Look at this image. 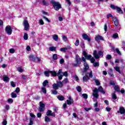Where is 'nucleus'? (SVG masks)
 Segmentation results:
<instances>
[{"instance_id":"nucleus-3","label":"nucleus","mask_w":125,"mask_h":125,"mask_svg":"<svg viewBox=\"0 0 125 125\" xmlns=\"http://www.w3.org/2000/svg\"><path fill=\"white\" fill-rule=\"evenodd\" d=\"M93 54L96 59H99L100 57H103V52H102V51H99L97 53V51L94 50Z\"/></svg>"},{"instance_id":"nucleus-16","label":"nucleus","mask_w":125,"mask_h":125,"mask_svg":"<svg viewBox=\"0 0 125 125\" xmlns=\"http://www.w3.org/2000/svg\"><path fill=\"white\" fill-rule=\"evenodd\" d=\"M83 55L84 56L85 58L86 59H87L88 60L90 59L91 58V55H87V53H86L85 51H84L83 52Z\"/></svg>"},{"instance_id":"nucleus-39","label":"nucleus","mask_w":125,"mask_h":125,"mask_svg":"<svg viewBox=\"0 0 125 125\" xmlns=\"http://www.w3.org/2000/svg\"><path fill=\"white\" fill-rule=\"evenodd\" d=\"M45 122H46V123H48V122H50V119L48 118V117L45 116Z\"/></svg>"},{"instance_id":"nucleus-9","label":"nucleus","mask_w":125,"mask_h":125,"mask_svg":"<svg viewBox=\"0 0 125 125\" xmlns=\"http://www.w3.org/2000/svg\"><path fill=\"white\" fill-rule=\"evenodd\" d=\"M39 112H43L44 111V104L42 102H40V107L38 109Z\"/></svg>"},{"instance_id":"nucleus-44","label":"nucleus","mask_w":125,"mask_h":125,"mask_svg":"<svg viewBox=\"0 0 125 125\" xmlns=\"http://www.w3.org/2000/svg\"><path fill=\"white\" fill-rule=\"evenodd\" d=\"M77 90L79 92H81V91H82V88L81 87V86H78V87H76Z\"/></svg>"},{"instance_id":"nucleus-57","label":"nucleus","mask_w":125,"mask_h":125,"mask_svg":"<svg viewBox=\"0 0 125 125\" xmlns=\"http://www.w3.org/2000/svg\"><path fill=\"white\" fill-rule=\"evenodd\" d=\"M112 98H113V99H117V95H116L115 92L113 94H112Z\"/></svg>"},{"instance_id":"nucleus-37","label":"nucleus","mask_w":125,"mask_h":125,"mask_svg":"<svg viewBox=\"0 0 125 125\" xmlns=\"http://www.w3.org/2000/svg\"><path fill=\"white\" fill-rule=\"evenodd\" d=\"M94 67H99V62H95L93 63Z\"/></svg>"},{"instance_id":"nucleus-61","label":"nucleus","mask_w":125,"mask_h":125,"mask_svg":"<svg viewBox=\"0 0 125 125\" xmlns=\"http://www.w3.org/2000/svg\"><path fill=\"white\" fill-rule=\"evenodd\" d=\"M52 94L56 95L57 94V91L56 90H51Z\"/></svg>"},{"instance_id":"nucleus-29","label":"nucleus","mask_w":125,"mask_h":125,"mask_svg":"<svg viewBox=\"0 0 125 125\" xmlns=\"http://www.w3.org/2000/svg\"><path fill=\"white\" fill-rule=\"evenodd\" d=\"M56 48L55 47H50L49 48V50L50 51H55V50H56Z\"/></svg>"},{"instance_id":"nucleus-22","label":"nucleus","mask_w":125,"mask_h":125,"mask_svg":"<svg viewBox=\"0 0 125 125\" xmlns=\"http://www.w3.org/2000/svg\"><path fill=\"white\" fill-rule=\"evenodd\" d=\"M53 39L55 41V42H57L58 41V35L55 34L53 35Z\"/></svg>"},{"instance_id":"nucleus-31","label":"nucleus","mask_w":125,"mask_h":125,"mask_svg":"<svg viewBox=\"0 0 125 125\" xmlns=\"http://www.w3.org/2000/svg\"><path fill=\"white\" fill-rule=\"evenodd\" d=\"M114 89H115L116 91H117V92H120V88H119V86H115Z\"/></svg>"},{"instance_id":"nucleus-8","label":"nucleus","mask_w":125,"mask_h":125,"mask_svg":"<svg viewBox=\"0 0 125 125\" xmlns=\"http://www.w3.org/2000/svg\"><path fill=\"white\" fill-rule=\"evenodd\" d=\"M5 32L6 34H7L9 35H11L12 34V29L11 28V26L9 25H7L5 27Z\"/></svg>"},{"instance_id":"nucleus-34","label":"nucleus","mask_w":125,"mask_h":125,"mask_svg":"<svg viewBox=\"0 0 125 125\" xmlns=\"http://www.w3.org/2000/svg\"><path fill=\"white\" fill-rule=\"evenodd\" d=\"M42 3L43 4V5H46L47 6L48 5V2H47V1H45V0H42Z\"/></svg>"},{"instance_id":"nucleus-60","label":"nucleus","mask_w":125,"mask_h":125,"mask_svg":"<svg viewBox=\"0 0 125 125\" xmlns=\"http://www.w3.org/2000/svg\"><path fill=\"white\" fill-rule=\"evenodd\" d=\"M2 125H7V121H6V120H4V121L2 122Z\"/></svg>"},{"instance_id":"nucleus-6","label":"nucleus","mask_w":125,"mask_h":125,"mask_svg":"<svg viewBox=\"0 0 125 125\" xmlns=\"http://www.w3.org/2000/svg\"><path fill=\"white\" fill-rule=\"evenodd\" d=\"M110 7L112 8V9H115V10H117V12L118 13H119L120 14H123V10H122V9H121L120 7H118L117 6L111 4L110 5Z\"/></svg>"},{"instance_id":"nucleus-17","label":"nucleus","mask_w":125,"mask_h":125,"mask_svg":"<svg viewBox=\"0 0 125 125\" xmlns=\"http://www.w3.org/2000/svg\"><path fill=\"white\" fill-rule=\"evenodd\" d=\"M47 116H52V117H55V113H52L51 110H48L46 112Z\"/></svg>"},{"instance_id":"nucleus-52","label":"nucleus","mask_w":125,"mask_h":125,"mask_svg":"<svg viewBox=\"0 0 125 125\" xmlns=\"http://www.w3.org/2000/svg\"><path fill=\"white\" fill-rule=\"evenodd\" d=\"M17 70L19 72H20V73H22L23 72V69L21 67H18Z\"/></svg>"},{"instance_id":"nucleus-15","label":"nucleus","mask_w":125,"mask_h":125,"mask_svg":"<svg viewBox=\"0 0 125 125\" xmlns=\"http://www.w3.org/2000/svg\"><path fill=\"white\" fill-rule=\"evenodd\" d=\"M117 113H120L121 115H124V114H125V108L123 106L120 107L119 110L117 111Z\"/></svg>"},{"instance_id":"nucleus-19","label":"nucleus","mask_w":125,"mask_h":125,"mask_svg":"<svg viewBox=\"0 0 125 125\" xmlns=\"http://www.w3.org/2000/svg\"><path fill=\"white\" fill-rule=\"evenodd\" d=\"M88 80H89V77H88V75H87V74H86L83 78V82H87Z\"/></svg>"},{"instance_id":"nucleus-38","label":"nucleus","mask_w":125,"mask_h":125,"mask_svg":"<svg viewBox=\"0 0 125 125\" xmlns=\"http://www.w3.org/2000/svg\"><path fill=\"white\" fill-rule=\"evenodd\" d=\"M109 75H110V77H114V74H113V72H112V69H109V72H108Z\"/></svg>"},{"instance_id":"nucleus-64","label":"nucleus","mask_w":125,"mask_h":125,"mask_svg":"<svg viewBox=\"0 0 125 125\" xmlns=\"http://www.w3.org/2000/svg\"><path fill=\"white\" fill-rule=\"evenodd\" d=\"M64 59H62L60 60V64H63V63H64Z\"/></svg>"},{"instance_id":"nucleus-33","label":"nucleus","mask_w":125,"mask_h":125,"mask_svg":"<svg viewBox=\"0 0 125 125\" xmlns=\"http://www.w3.org/2000/svg\"><path fill=\"white\" fill-rule=\"evenodd\" d=\"M11 96L12 98H16V97H17V95L16 94V93L13 92L11 94Z\"/></svg>"},{"instance_id":"nucleus-12","label":"nucleus","mask_w":125,"mask_h":125,"mask_svg":"<svg viewBox=\"0 0 125 125\" xmlns=\"http://www.w3.org/2000/svg\"><path fill=\"white\" fill-rule=\"evenodd\" d=\"M66 103L67 105H72V104L74 103V100H72V97L69 96L68 97V100H66Z\"/></svg>"},{"instance_id":"nucleus-27","label":"nucleus","mask_w":125,"mask_h":125,"mask_svg":"<svg viewBox=\"0 0 125 125\" xmlns=\"http://www.w3.org/2000/svg\"><path fill=\"white\" fill-rule=\"evenodd\" d=\"M62 38L63 42H67L68 41V38H67V36L65 35H62Z\"/></svg>"},{"instance_id":"nucleus-14","label":"nucleus","mask_w":125,"mask_h":125,"mask_svg":"<svg viewBox=\"0 0 125 125\" xmlns=\"http://www.w3.org/2000/svg\"><path fill=\"white\" fill-rule=\"evenodd\" d=\"M112 20L114 22L115 26H117L119 25V20L116 17H112Z\"/></svg>"},{"instance_id":"nucleus-42","label":"nucleus","mask_w":125,"mask_h":125,"mask_svg":"<svg viewBox=\"0 0 125 125\" xmlns=\"http://www.w3.org/2000/svg\"><path fill=\"white\" fill-rule=\"evenodd\" d=\"M75 44L76 46H78L79 44H80V40H76L75 42Z\"/></svg>"},{"instance_id":"nucleus-50","label":"nucleus","mask_w":125,"mask_h":125,"mask_svg":"<svg viewBox=\"0 0 125 125\" xmlns=\"http://www.w3.org/2000/svg\"><path fill=\"white\" fill-rule=\"evenodd\" d=\"M49 73V71L48 72L46 71L44 72V74L46 77H49V73Z\"/></svg>"},{"instance_id":"nucleus-48","label":"nucleus","mask_w":125,"mask_h":125,"mask_svg":"<svg viewBox=\"0 0 125 125\" xmlns=\"http://www.w3.org/2000/svg\"><path fill=\"white\" fill-rule=\"evenodd\" d=\"M110 17H111L112 19H113V17H113V15H112V14H109L106 16L107 19H109V18H110Z\"/></svg>"},{"instance_id":"nucleus-25","label":"nucleus","mask_w":125,"mask_h":125,"mask_svg":"<svg viewBox=\"0 0 125 125\" xmlns=\"http://www.w3.org/2000/svg\"><path fill=\"white\" fill-rule=\"evenodd\" d=\"M49 73L51 74L53 77H56L57 76V73L55 71H49Z\"/></svg>"},{"instance_id":"nucleus-54","label":"nucleus","mask_w":125,"mask_h":125,"mask_svg":"<svg viewBox=\"0 0 125 125\" xmlns=\"http://www.w3.org/2000/svg\"><path fill=\"white\" fill-rule=\"evenodd\" d=\"M90 62L91 63H94L95 62V59L94 58L92 57L90 59Z\"/></svg>"},{"instance_id":"nucleus-23","label":"nucleus","mask_w":125,"mask_h":125,"mask_svg":"<svg viewBox=\"0 0 125 125\" xmlns=\"http://www.w3.org/2000/svg\"><path fill=\"white\" fill-rule=\"evenodd\" d=\"M68 49H69V48L68 47L61 48L60 49V51H62V52H66V51L68 50Z\"/></svg>"},{"instance_id":"nucleus-49","label":"nucleus","mask_w":125,"mask_h":125,"mask_svg":"<svg viewBox=\"0 0 125 125\" xmlns=\"http://www.w3.org/2000/svg\"><path fill=\"white\" fill-rule=\"evenodd\" d=\"M10 53H14L15 52V50L14 48H11L9 50Z\"/></svg>"},{"instance_id":"nucleus-59","label":"nucleus","mask_w":125,"mask_h":125,"mask_svg":"<svg viewBox=\"0 0 125 125\" xmlns=\"http://www.w3.org/2000/svg\"><path fill=\"white\" fill-rule=\"evenodd\" d=\"M11 85H12V87H15V86H16V85H15V83L13 82H11Z\"/></svg>"},{"instance_id":"nucleus-41","label":"nucleus","mask_w":125,"mask_h":125,"mask_svg":"<svg viewBox=\"0 0 125 125\" xmlns=\"http://www.w3.org/2000/svg\"><path fill=\"white\" fill-rule=\"evenodd\" d=\"M118 37L119 35H118L117 33H115L112 36V38H113V39H117V38H118Z\"/></svg>"},{"instance_id":"nucleus-1","label":"nucleus","mask_w":125,"mask_h":125,"mask_svg":"<svg viewBox=\"0 0 125 125\" xmlns=\"http://www.w3.org/2000/svg\"><path fill=\"white\" fill-rule=\"evenodd\" d=\"M100 91L102 93L105 94V91L103 90V88L101 86L99 87L98 89L95 88L93 90V96L95 97V98H98L99 97V95H98V92Z\"/></svg>"},{"instance_id":"nucleus-56","label":"nucleus","mask_w":125,"mask_h":125,"mask_svg":"<svg viewBox=\"0 0 125 125\" xmlns=\"http://www.w3.org/2000/svg\"><path fill=\"white\" fill-rule=\"evenodd\" d=\"M88 75H89V77H88L89 79V78H92V77H93V75H92V71H91L90 72Z\"/></svg>"},{"instance_id":"nucleus-28","label":"nucleus","mask_w":125,"mask_h":125,"mask_svg":"<svg viewBox=\"0 0 125 125\" xmlns=\"http://www.w3.org/2000/svg\"><path fill=\"white\" fill-rule=\"evenodd\" d=\"M80 45H81L82 48H85V46L84 45V42H83V41H82L80 43Z\"/></svg>"},{"instance_id":"nucleus-45","label":"nucleus","mask_w":125,"mask_h":125,"mask_svg":"<svg viewBox=\"0 0 125 125\" xmlns=\"http://www.w3.org/2000/svg\"><path fill=\"white\" fill-rule=\"evenodd\" d=\"M62 76H64V77H68V72L67 71H65L64 72H62Z\"/></svg>"},{"instance_id":"nucleus-62","label":"nucleus","mask_w":125,"mask_h":125,"mask_svg":"<svg viewBox=\"0 0 125 125\" xmlns=\"http://www.w3.org/2000/svg\"><path fill=\"white\" fill-rule=\"evenodd\" d=\"M62 82L63 83H68V79L67 78L64 79Z\"/></svg>"},{"instance_id":"nucleus-26","label":"nucleus","mask_w":125,"mask_h":125,"mask_svg":"<svg viewBox=\"0 0 125 125\" xmlns=\"http://www.w3.org/2000/svg\"><path fill=\"white\" fill-rule=\"evenodd\" d=\"M57 98L60 101H63V100H64V99H65V98H64V97H63L62 96H59L57 97Z\"/></svg>"},{"instance_id":"nucleus-20","label":"nucleus","mask_w":125,"mask_h":125,"mask_svg":"<svg viewBox=\"0 0 125 125\" xmlns=\"http://www.w3.org/2000/svg\"><path fill=\"white\" fill-rule=\"evenodd\" d=\"M29 60H31V61H36V58L32 54H31L29 56Z\"/></svg>"},{"instance_id":"nucleus-43","label":"nucleus","mask_w":125,"mask_h":125,"mask_svg":"<svg viewBox=\"0 0 125 125\" xmlns=\"http://www.w3.org/2000/svg\"><path fill=\"white\" fill-rule=\"evenodd\" d=\"M82 96L83 97V98H84V99H87V94H83Z\"/></svg>"},{"instance_id":"nucleus-40","label":"nucleus","mask_w":125,"mask_h":125,"mask_svg":"<svg viewBox=\"0 0 125 125\" xmlns=\"http://www.w3.org/2000/svg\"><path fill=\"white\" fill-rule=\"evenodd\" d=\"M42 90L43 93H44V94L46 93V89L45 88V87H42Z\"/></svg>"},{"instance_id":"nucleus-35","label":"nucleus","mask_w":125,"mask_h":125,"mask_svg":"<svg viewBox=\"0 0 125 125\" xmlns=\"http://www.w3.org/2000/svg\"><path fill=\"white\" fill-rule=\"evenodd\" d=\"M57 84L58 85V87H62V86H63V83L61 82H58Z\"/></svg>"},{"instance_id":"nucleus-10","label":"nucleus","mask_w":125,"mask_h":125,"mask_svg":"<svg viewBox=\"0 0 125 125\" xmlns=\"http://www.w3.org/2000/svg\"><path fill=\"white\" fill-rule=\"evenodd\" d=\"M62 74L63 72H62V69H60L57 73V76L59 80H62V78H63V75H62Z\"/></svg>"},{"instance_id":"nucleus-63","label":"nucleus","mask_w":125,"mask_h":125,"mask_svg":"<svg viewBox=\"0 0 125 125\" xmlns=\"http://www.w3.org/2000/svg\"><path fill=\"white\" fill-rule=\"evenodd\" d=\"M74 79L77 81V82H79V77L77 76V75H75L74 76Z\"/></svg>"},{"instance_id":"nucleus-51","label":"nucleus","mask_w":125,"mask_h":125,"mask_svg":"<svg viewBox=\"0 0 125 125\" xmlns=\"http://www.w3.org/2000/svg\"><path fill=\"white\" fill-rule=\"evenodd\" d=\"M42 18L44 19L47 22H50V21L48 19V18L44 17V16H42Z\"/></svg>"},{"instance_id":"nucleus-7","label":"nucleus","mask_w":125,"mask_h":125,"mask_svg":"<svg viewBox=\"0 0 125 125\" xmlns=\"http://www.w3.org/2000/svg\"><path fill=\"white\" fill-rule=\"evenodd\" d=\"M83 66V69H80L79 70V72H80V73H84V72H86V71H87V70L89 69V66L88 65V64L86 63V62H84Z\"/></svg>"},{"instance_id":"nucleus-21","label":"nucleus","mask_w":125,"mask_h":125,"mask_svg":"<svg viewBox=\"0 0 125 125\" xmlns=\"http://www.w3.org/2000/svg\"><path fill=\"white\" fill-rule=\"evenodd\" d=\"M114 69L117 71L119 73V74H121V70H120V67L118 66H116L114 67Z\"/></svg>"},{"instance_id":"nucleus-46","label":"nucleus","mask_w":125,"mask_h":125,"mask_svg":"<svg viewBox=\"0 0 125 125\" xmlns=\"http://www.w3.org/2000/svg\"><path fill=\"white\" fill-rule=\"evenodd\" d=\"M39 24H40L41 25H43V24H44V22H43V21H42V19H40L39 21Z\"/></svg>"},{"instance_id":"nucleus-32","label":"nucleus","mask_w":125,"mask_h":125,"mask_svg":"<svg viewBox=\"0 0 125 125\" xmlns=\"http://www.w3.org/2000/svg\"><path fill=\"white\" fill-rule=\"evenodd\" d=\"M53 59L54 60H57V59H58V57H57V54H55L53 55Z\"/></svg>"},{"instance_id":"nucleus-30","label":"nucleus","mask_w":125,"mask_h":125,"mask_svg":"<svg viewBox=\"0 0 125 125\" xmlns=\"http://www.w3.org/2000/svg\"><path fill=\"white\" fill-rule=\"evenodd\" d=\"M23 39L25 41H27L28 40V34L26 33H25L23 35Z\"/></svg>"},{"instance_id":"nucleus-24","label":"nucleus","mask_w":125,"mask_h":125,"mask_svg":"<svg viewBox=\"0 0 125 125\" xmlns=\"http://www.w3.org/2000/svg\"><path fill=\"white\" fill-rule=\"evenodd\" d=\"M53 86V88L54 89H55L56 90V89H58V84L57 83H54L52 85Z\"/></svg>"},{"instance_id":"nucleus-13","label":"nucleus","mask_w":125,"mask_h":125,"mask_svg":"<svg viewBox=\"0 0 125 125\" xmlns=\"http://www.w3.org/2000/svg\"><path fill=\"white\" fill-rule=\"evenodd\" d=\"M82 37L84 40H85L86 41H87L89 42H90L91 39L89 37H88V36L85 34H83Z\"/></svg>"},{"instance_id":"nucleus-18","label":"nucleus","mask_w":125,"mask_h":125,"mask_svg":"<svg viewBox=\"0 0 125 125\" xmlns=\"http://www.w3.org/2000/svg\"><path fill=\"white\" fill-rule=\"evenodd\" d=\"M2 80L4 82H6V83L9 82V78H8V76L6 75H4L3 76Z\"/></svg>"},{"instance_id":"nucleus-4","label":"nucleus","mask_w":125,"mask_h":125,"mask_svg":"<svg viewBox=\"0 0 125 125\" xmlns=\"http://www.w3.org/2000/svg\"><path fill=\"white\" fill-rule=\"evenodd\" d=\"M75 60L76 61V63H72L73 66H74V67L80 66V65L82 63V59L80 58V56H79V55H76Z\"/></svg>"},{"instance_id":"nucleus-58","label":"nucleus","mask_w":125,"mask_h":125,"mask_svg":"<svg viewBox=\"0 0 125 125\" xmlns=\"http://www.w3.org/2000/svg\"><path fill=\"white\" fill-rule=\"evenodd\" d=\"M21 78H22V80H27V76H26L25 75H22L21 76Z\"/></svg>"},{"instance_id":"nucleus-5","label":"nucleus","mask_w":125,"mask_h":125,"mask_svg":"<svg viewBox=\"0 0 125 125\" xmlns=\"http://www.w3.org/2000/svg\"><path fill=\"white\" fill-rule=\"evenodd\" d=\"M51 2L53 4V6H54V8L55 10H59L60 8H62L61 4H60L59 2L54 0L51 1Z\"/></svg>"},{"instance_id":"nucleus-36","label":"nucleus","mask_w":125,"mask_h":125,"mask_svg":"<svg viewBox=\"0 0 125 125\" xmlns=\"http://www.w3.org/2000/svg\"><path fill=\"white\" fill-rule=\"evenodd\" d=\"M47 83H48V81L47 80H45L42 83L43 86H46Z\"/></svg>"},{"instance_id":"nucleus-53","label":"nucleus","mask_w":125,"mask_h":125,"mask_svg":"<svg viewBox=\"0 0 125 125\" xmlns=\"http://www.w3.org/2000/svg\"><path fill=\"white\" fill-rule=\"evenodd\" d=\"M106 58L108 59V60H110V59L112 58V56L110 55H106Z\"/></svg>"},{"instance_id":"nucleus-11","label":"nucleus","mask_w":125,"mask_h":125,"mask_svg":"<svg viewBox=\"0 0 125 125\" xmlns=\"http://www.w3.org/2000/svg\"><path fill=\"white\" fill-rule=\"evenodd\" d=\"M95 40L97 42H99V41H104L103 37L99 35L96 36Z\"/></svg>"},{"instance_id":"nucleus-55","label":"nucleus","mask_w":125,"mask_h":125,"mask_svg":"<svg viewBox=\"0 0 125 125\" xmlns=\"http://www.w3.org/2000/svg\"><path fill=\"white\" fill-rule=\"evenodd\" d=\"M30 123L28 124V125H33V118H30V121H29Z\"/></svg>"},{"instance_id":"nucleus-2","label":"nucleus","mask_w":125,"mask_h":125,"mask_svg":"<svg viewBox=\"0 0 125 125\" xmlns=\"http://www.w3.org/2000/svg\"><path fill=\"white\" fill-rule=\"evenodd\" d=\"M27 19L28 18L26 17L23 19L22 21V25L25 31H29V29L30 28V24L29 23V21H28Z\"/></svg>"},{"instance_id":"nucleus-47","label":"nucleus","mask_w":125,"mask_h":125,"mask_svg":"<svg viewBox=\"0 0 125 125\" xmlns=\"http://www.w3.org/2000/svg\"><path fill=\"white\" fill-rule=\"evenodd\" d=\"M95 83H96L97 85H100V82H99V80L95 79Z\"/></svg>"}]
</instances>
